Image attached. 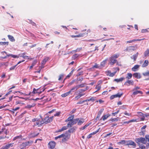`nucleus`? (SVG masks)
<instances>
[{"label":"nucleus","mask_w":149,"mask_h":149,"mask_svg":"<svg viewBox=\"0 0 149 149\" xmlns=\"http://www.w3.org/2000/svg\"><path fill=\"white\" fill-rule=\"evenodd\" d=\"M135 141L138 145L141 144V143L143 144H146V141L145 139L143 137L136 138L135 140Z\"/></svg>","instance_id":"1"},{"label":"nucleus","mask_w":149,"mask_h":149,"mask_svg":"<svg viewBox=\"0 0 149 149\" xmlns=\"http://www.w3.org/2000/svg\"><path fill=\"white\" fill-rule=\"evenodd\" d=\"M32 122L34 123L33 126H35L38 125V126H40V119L38 118H33L32 119Z\"/></svg>","instance_id":"2"},{"label":"nucleus","mask_w":149,"mask_h":149,"mask_svg":"<svg viewBox=\"0 0 149 149\" xmlns=\"http://www.w3.org/2000/svg\"><path fill=\"white\" fill-rule=\"evenodd\" d=\"M53 118L54 116H52L50 117H49L48 116H47L45 117V118L44 119L45 121V123L47 124L51 122L52 121Z\"/></svg>","instance_id":"3"},{"label":"nucleus","mask_w":149,"mask_h":149,"mask_svg":"<svg viewBox=\"0 0 149 149\" xmlns=\"http://www.w3.org/2000/svg\"><path fill=\"white\" fill-rule=\"evenodd\" d=\"M135 48V47L134 46H129L127 47L125 50L128 52H131L135 50L136 49Z\"/></svg>","instance_id":"4"},{"label":"nucleus","mask_w":149,"mask_h":149,"mask_svg":"<svg viewBox=\"0 0 149 149\" xmlns=\"http://www.w3.org/2000/svg\"><path fill=\"white\" fill-rule=\"evenodd\" d=\"M13 143H11L6 144L4 146H3L0 149H8L10 148L13 146Z\"/></svg>","instance_id":"5"},{"label":"nucleus","mask_w":149,"mask_h":149,"mask_svg":"<svg viewBox=\"0 0 149 149\" xmlns=\"http://www.w3.org/2000/svg\"><path fill=\"white\" fill-rule=\"evenodd\" d=\"M109 61L110 62H109V64L110 65L114 64L116 63L117 61V60L116 59H115L114 58H113L111 56L110 58Z\"/></svg>","instance_id":"6"},{"label":"nucleus","mask_w":149,"mask_h":149,"mask_svg":"<svg viewBox=\"0 0 149 149\" xmlns=\"http://www.w3.org/2000/svg\"><path fill=\"white\" fill-rule=\"evenodd\" d=\"M49 147L51 149L54 148L56 145V143L53 141H51L48 143Z\"/></svg>","instance_id":"7"},{"label":"nucleus","mask_w":149,"mask_h":149,"mask_svg":"<svg viewBox=\"0 0 149 149\" xmlns=\"http://www.w3.org/2000/svg\"><path fill=\"white\" fill-rule=\"evenodd\" d=\"M134 84V82L132 80H128L126 81L124 84L125 85H126L127 86H129L130 85H133Z\"/></svg>","instance_id":"8"},{"label":"nucleus","mask_w":149,"mask_h":149,"mask_svg":"<svg viewBox=\"0 0 149 149\" xmlns=\"http://www.w3.org/2000/svg\"><path fill=\"white\" fill-rule=\"evenodd\" d=\"M133 77L137 79H140L141 76L140 73H135L133 75Z\"/></svg>","instance_id":"9"},{"label":"nucleus","mask_w":149,"mask_h":149,"mask_svg":"<svg viewBox=\"0 0 149 149\" xmlns=\"http://www.w3.org/2000/svg\"><path fill=\"white\" fill-rule=\"evenodd\" d=\"M127 145H132L133 146H135L136 145V143L132 141H129L127 142Z\"/></svg>","instance_id":"10"},{"label":"nucleus","mask_w":149,"mask_h":149,"mask_svg":"<svg viewBox=\"0 0 149 149\" xmlns=\"http://www.w3.org/2000/svg\"><path fill=\"white\" fill-rule=\"evenodd\" d=\"M74 118V115H71L66 120H65V122H67L68 121H71Z\"/></svg>","instance_id":"11"},{"label":"nucleus","mask_w":149,"mask_h":149,"mask_svg":"<svg viewBox=\"0 0 149 149\" xmlns=\"http://www.w3.org/2000/svg\"><path fill=\"white\" fill-rule=\"evenodd\" d=\"M39 133H37L36 134L35 132H33V133L30 134L29 135V136L30 138L34 137L38 135Z\"/></svg>","instance_id":"12"},{"label":"nucleus","mask_w":149,"mask_h":149,"mask_svg":"<svg viewBox=\"0 0 149 149\" xmlns=\"http://www.w3.org/2000/svg\"><path fill=\"white\" fill-rule=\"evenodd\" d=\"M77 128V127H74L69 130H68V132L70 133H73L75 131Z\"/></svg>","instance_id":"13"},{"label":"nucleus","mask_w":149,"mask_h":149,"mask_svg":"<svg viewBox=\"0 0 149 149\" xmlns=\"http://www.w3.org/2000/svg\"><path fill=\"white\" fill-rule=\"evenodd\" d=\"M133 91L134 92L132 93V95H135L139 93L141 94H143L142 92L140 91L135 90Z\"/></svg>","instance_id":"14"},{"label":"nucleus","mask_w":149,"mask_h":149,"mask_svg":"<svg viewBox=\"0 0 149 149\" xmlns=\"http://www.w3.org/2000/svg\"><path fill=\"white\" fill-rule=\"evenodd\" d=\"M108 60V59L107 58L105 60L103 61L102 62H101L100 64V66L101 67V68H102L104 67L106 63V61Z\"/></svg>","instance_id":"15"},{"label":"nucleus","mask_w":149,"mask_h":149,"mask_svg":"<svg viewBox=\"0 0 149 149\" xmlns=\"http://www.w3.org/2000/svg\"><path fill=\"white\" fill-rule=\"evenodd\" d=\"M140 65H135L134 67H133L132 69V71L135 72L136 71L138 68H139Z\"/></svg>","instance_id":"16"},{"label":"nucleus","mask_w":149,"mask_h":149,"mask_svg":"<svg viewBox=\"0 0 149 149\" xmlns=\"http://www.w3.org/2000/svg\"><path fill=\"white\" fill-rule=\"evenodd\" d=\"M84 122V119L81 118L80 120H79L77 122V125H81Z\"/></svg>","instance_id":"17"},{"label":"nucleus","mask_w":149,"mask_h":149,"mask_svg":"<svg viewBox=\"0 0 149 149\" xmlns=\"http://www.w3.org/2000/svg\"><path fill=\"white\" fill-rule=\"evenodd\" d=\"M138 54V52H137L136 54H134L132 56H131V58L132 59H134V61H135L137 58Z\"/></svg>","instance_id":"18"},{"label":"nucleus","mask_w":149,"mask_h":149,"mask_svg":"<svg viewBox=\"0 0 149 149\" xmlns=\"http://www.w3.org/2000/svg\"><path fill=\"white\" fill-rule=\"evenodd\" d=\"M125 78L124 77H120L119 79H114V81H116L117 82H119L122 81Z\"/></svg>","instance_id":"19"},{"label":"nucleus","mask_w":149,"mask_h":149,"mask_svg":"<svg viewBox=\"0 0 149 149\" xmlns=\"http://www.w3.org/2000/svg\"><path fill=\"white\" fill-rule=\"evenodd\" d=\"M8 37L10 40L12 42H14L15 41V39L13 36L10 35H8Z\"/></svg>","instance_id":"20"},{"label":"nucleus","mask_w":149,"mask_h":149,"mask_svg":"<svg viewBox=\"0 0 149 149\" xmlns=\"http://www.w3.org/2000/svg\"><path fill=\"white\" fill-rule=\"evenodd\" d=\"M148 64V61L147 60H145L142 65V67H145Z\"/></svg>","instance_id":"21"},{"label":"nucleus","mask_w":149,"mask_h":149,"mask_svg":"<svg viewBox=\"0 0 149 149\" xmlns=\"http://www.w3.org/2000/svg\"><path fill=\"white\" fill-rule=\"evenodd\" d=\"M101 86L100 84H98L97 85H96L95 86V88L97 90L96 91H95L94 92V93H95L98 91L100 90L101 89Z\"/></svg>","instance_id":"22"},{"label":"nucleus","mask_w":149,"mask_h":149,"mask_svg":"<svg viewBox=\"0 0 149 149\" xmlns=\"http://www.w3.org/2000/svg\"><path fill=\"white\" fill-rule=\"evenodd\" d=\"M78 87L77 86V85H76V86L73 87L69 91H70V93L74 92L78 89Z\"/></svg>","instance_id":"23"},{"label":"nucleus","mask_w":149,"mask_h":149,"mask_svg":"<svg viewBox=\"0 0 149 149\" xmlns=\"http://www.w3.org/2000/svg\"><path fill=\"white\" fill-rule=\"evenodd\" d=\"M30 141H29L28 142H26L24 143H23L21 144V146H23V147H26L27 146H28L29 144Z\"/></svg>","instance_id":"24"},{"label":"nucleus","mask_w":149,"mask_h":149,"mask_svg":"<svg viewBox=\"0 0 149 149\" xmlns=\"http://www.w3.org/2000/svg\"><path fill=\"white\" fill-rule=\"evenodd\" d=\"M132 75L131 73H128L127 74V76L126 77V78L128 80L130 79L132 77Z\"/></svg>","instance_id":"25"},{"label":"nucleus","mask_w":149,"mask_h":149,"mask_svg":"<svg viewBox=\"0 0 149 149\" xmlns=\"http://www.w3.org/2000/svg\"><path fill=\"white\" fill-rule=\"evenodd\" d=\"M79 120V118H77L74 119H73L72 121L73 124V125L75 124L78 122Z\"/></svg>","instance_id":"26"},{"label":"nucleus","mask_w":149,"mask_h":149,"mask_svg":"<svg viewBox=\"0 0 149 149\" xmlns=\"http://www.w3.org/2000/svg\"><path fill=\"white\" fill-rule=\"evenodd\" d=\"M110 115L109 114H107L103 116L102 118L103 120H105L106 119L108 118Z\"/></svg>","instance_id":"27"},{"label":"nucleus","mask_w":149,"mask_h":149,"mask_svg":"<svg viewBox=\"0 0 149 149\" xmlns=\"http://www.w3.org/2000/svg\"><path fill=\"white\" fill-rule=\"evenodd\" d=\"M65 136V134H62L57 136L55 137L54 139L56 140L58 138H60L61 137H63Z\"/></svg>","instance_id":"28"},{"label":"nucleus","mask_w":149,"mask_h":149,"mask_svg":"<svg viewBox=\"0 0 149 149\" xmlns=\"http://www.w3.org/2000/svg\"><path fill=\"white\" fill-rule=\"evenodd\" d=\"M145 56H149V49H147L144 52Z\"/></svg>","instance_id":"29"},{"label":"nucleus","mask_w":149,"mask_h":149,"mask_svg":"<svg viewBox=\"0 0 149 149\" xmlns=\"http://www.w3.org/2000/svg\"><path fill=\"white\" fill-rule=\"evenodd\" d=\"M70 93V91H69L65 93L64 94H62L61 95V96L63 97H65L69 95Z\"/></svg>","instance_id":"30"},{"label":"nucleus","mask_w":149,"mask_h":149,"mask_svg":"<svg viewBox=\"0 0 149 149\" xmlns=\"http://www.w3.org/2000/svg\"><path fill=\"white\" fill-rule=\"evenodd\" d=\"M48 59L47 58H44L41 64L42 65H45L46 62L47 61Z\"/></svg>","instance_id":"31"},{"label":"nucleus","mask_w":149,"mask_h":149,"mask_svg":"<svg viewBox=\"0 0 149 149\" xmlns=\"http://www.w3.org/2000/svg\"><path fill=\"white\" fill-rule=\"evenodd\" d=\"M95 98L94 97H91L90 99H88L87 100H86V101H92L93 102L95 101Z\"/></svg>","instance_id":"32"},{"label":"nucleus","mask_w":149,"mask_h":149,"mask_svg":"<svg viewBox=\"0 0 149 149\" xmlns=\"http://www.w3.org/2000/svg\"><path fill=\"white\" fill-rule=\"evenodd\" d=\"M139 146L141 149H147V147L143 145L139 144Z\"/></svg>","instance_id":"33"},{"label":"nucleus","mask_w":149,"mask_h":149,"mask_svg":"<svg viewBox=\"0 0 149 149\" xmlns=\"http://www.w3.org/2000/svg\"><path fill=\"white\" fill-rule=\"evenodd\" d=\"M123 93H118L116 95H113L114 96V97L115 98L116 97H121V96L122 95Z\"/></svg>","instance_id":"34"},{"label":"nucleus","mask_w":149,"mask_h":149,"mask_svg":"<svg viewBox=\"0 0 149 149\" xmlns=\"http://www.w3.org/2000/svg\"><path fill=\"white\" fill-rule=\"evenodd\" d=\"M119 56V54H113L111 56L113 58H114L115 59H116V58H117Z\"/></svg>","instance_id":"35"},{"label":"nucleus","mask_w":149,"mask_h":149,"mask_svg":"<svg viewBox=\"0 0 149 149\" xmlns=\"http://www.w3.org/2000/svg\"><path fill=\"white\" fill-rule=\"evenodd\" d=\"M84 95L83 94H80L77 96H76L75 97V100H78L81 97L83 96Z\"/></svg>","instance_id":"36"},{"label":"nucleus","mask_w":149,"mask_h":149,"mask_svg":"<svg viewBox=\"0 0 149 149\" xmlns=\"http://www.w3.org/2000/svg\"><path fill=\"white\" fill-rule=\"evenodd\" d=\"M8 63V62H2L0 63V67H2L4 65H5L6 66H7L8 65L7 64Z\"/></svg>","instance_id":"37"},{"label":"nucleus","mask_w":149,"mask_h":149,"mask_svg":"<svg viewBox=\"0 0 149 149\" xmlns=\"http://www.w3.org/2000/svg\"><path fill=\"white\" fill-rule=\"evenodd\" d=\"M92 68H101L100 66H99L97 63H95V65L93 66Z\"/></svg>","instance_id":"38"},{"label":"nucleus","mask_w":149,"mask_h":149,"mask_svg":"<svg viewBox=\"0 0 149 149\" xmlns=\"http://www.w3.org/2000/svg\"><path fill=\"white\" fill-rule=\"evenodd\" d=\"M79 55L78 54H74L72 57V58L74 59L79 56Z\"/></svg>","instance_id":"39"},{"label":"nucleus","mask_w":149,"mask_h":149,"mask_svg":"<svg viewBox=\"0 0 149 149\" xmlns=\"http://www.w3.org/2000/svg\"><path fill=\"white\" fill-rule=\"evenodd\" d=\"M149 116V114L148 113H145L144 114V116L143 118H142L141 119L142 120H144L145 119V117H147Z\"/></svg>","instance_id":"40"},{"label":"nucleus","mask_w":149,"mask_h":149,"mask_svg":"<svg viewBox=\"0 0 149 149\" xmlns=\"http://www.w3.org/2000/svg\"><path fill=\"white\" fill-rule=\"evenodd\" d=\"M72 125H73V124H72V122L71 121H70V122H69L68 123L67 127H72Z\"/></svg>","instance_id":"41"},{"label":"nucleus","mask_w":149,"mask_h":149,"mask_svg":"<svg viewBox=\"0 0 149 149\" xmlns=\"http://www.w3.org/2000/svg\"><path fill=\"white\" fill-rule=\"evenodd\" d=\"M108 72L109 73V76L110 77H113V76L116 73V72H114L113 73H111L109 71H108Z\"/></svg>","instance_id":"42"},{"label":"nucleus","mask_w":149,"mask_h":149,"mask_svg":"<svg viewBox=\"0 0 149 149\" xmlns=\"http://www.w3.org/2000/svg\"><path fill=\"white\" fill-rule=\"evenodd\" d=\"M142 74L145 76H149V71L143 73Z\"/></svg>","instance_id":"43"},{"label":"nucleus","mask_w":149,"mask_h":149,"mask_svg":"<svg viewBox=\"0 0 149 149\" xmlns=\"http://www.w3.org/2000/svg\"><path fill=\"white\" fill-rule=\"evenodd\" d=\"M118 118H111L110 119V120L112 121V122H114V121H117L118 120Z\"/></svg>","instance_id":"44"},{"label":"nucleus","mask_w":149,"mask_h":149,"mask_svg":"<svg viewBox=\"0 0 149 149\" xmlns=\"http://www.w3.org/2000/svg\"><path fill=\"white\" fill-rule=\"evenodd\" d=\"M61 113V112L60 111L57 112H56V113L54 114V116H59Z\"/></svg>","instance_id":"45"},{"label":"nucleus","mask_w":149,"mask_h":149,"mask_svg":"<svg viewBox=\"0 0 149 149\" xmlns=\"http://www.w3.org/2000/svg\"><path fill=\"white\" fill-rule=\"evenodd\" d=\"M8 42H0V45H8Z\"/></svg>","instance_id":"46"},{"label":"nucleus","mask_w":149,"mask_h":149,"mask_svg":"<svg viewBox=\"0 0 149 149\" xmlns=\"http://www.w3.org/2000/svg\"><path fill=\"white\" fill-rule=\"evenodd\" d=\"M77 86H78V89L80 88H82L84 86V84H82L79 85H77Z\"/></svg>","instance_id":"47"},{"label":"nucleus","mask_w":149,"mask_h":149,"mask_svg":"<svg viewBox=\"0 0 149 149\" xmlns=\"http://www.w3.org/2000/svg\"><path fill=\"white\" fill-rule=\"evenodd\" d=\"M63 77V74H61L59 76V77L58 79V80L59 81L62 80Z\"/></svg>","instance_id":"48"},{"label":"nucleus","mask_w":149,"mask_h":149,"mask_svg":"<svg viewBox=\"0 0 149 149\" xmlns=\"http://www.w3.org/2000/svg\"><path fill=\"white\" fill-rule=\"evenodd\" d=\"M99 129H99L98 130H97L96 131L92 133H91L90 134H91V135H93L96 134L97 133L99 132Z\"/></svg>","instance_id":"49"},{"label":"nucleus","mask_w":149,"mask_h":149,"mask_svg":"<svg viewBox=\"0 0 149 149\" xmlns=\"http://www.w3.org/2000/svg\"><path fill=\"white\" fill-rule=\"evenodd\" d=\"M140 89V87H138V86H136L135 87V88L133 89L132 90V91H134L135 90H139Z\"/></svg>","instance_id":"50"},{"label":"nucleus","mask_w":149,"mask_h":149,"mask_svg":"<svg viewBox=\"0 0 149 149\" xmlns=\"http://www.w3.org/2000/svg\"><path fill=\"white\" fill-rule=\"evenodd\" d=\"M43 123H45V121L44 119H42L41 121H40V126H41L42 125Z\"/></svg>","instance_id":"51"},{"label":"nucleus","mask_w":149,"mask_h":149,"mask_svg":"<svg viewBox=\"0 0 149 149\" xmlns=\"http://www.w3.org/2000/svg\"><path fill=\"white\" fill-rule=\"evenodd\" d=\"M144 39H133L132 40L133 41V42L136 41H141L143 40Z\"/></svg>","instance_id":"52"},{"label":"nucleus","mask_w":149,"mask_h":149,"mask_svg":"<svg viewBox=\"0 0 149 149\" xmlns=\"http://www.w3.org/2000/svg\"><path fill=\"white\" fill-rule=\"evenodd\" d=\"M37 62V61L36 60H35L33 62L32 64V65L33 66H34L35 65L36 63Z\"/></svg>","instance_id":"53"},{"label":"nucleus","mask_w":149,"mask_h":149,"mask_svg":"<svg viewBox=\"0 0 149 149\" xmlns=\"http://www.w3.org/2000/svg\"><path fill=\"white\" fill-rule=\"evenodd\" d=\"M86 102V100H83L82 101H80L79 102H78L77 103V104H80L83 103L84 102Z\"/></svg>","instance_id":"54"},{"label":"nucleus","mask_w":149,"mask_h":149,"mask_svg":"<svg viewBox=\"0 0 149 149\" xmlns=\"http://www.w3.org/2000/svg\"><path fill=\"white\" fill-rule=\"evenodd\" d=\"M68 127L67 126H63L62 128V130L63 131L64 130H67L68 128Z\"/></svg>","instance_id":"55"},{"label":"nucleus","mask_w":149,"mask_h":149,"mask_svg":"<svg viewBox=\"0 0 149 149\" xmlns=\"http://www.w3.org/2000/svg\"><path fill=\"white\" fill-rule=\"evenodd\" d=\"M39 89H36L35 88H34L33 89V93H37V92H36L37 91H38L39 90Z\"/></svg>","instance_id":"56"},{"label":"nucleus","mask_w":149,"mask_h":149,"mask_svg":"<svg viewBox=\"0 0 149 149\" xmlns=\"http://www.w3.org/2000/svg\"><path fill=\"white\" fill-rule=\"evenodd\" d=\"M123 113L125 115H127V116H129L131 115L130 113H127V112L126 111L124 112Z\"/></svg>","instance_id":"57"},{"label":"nucleus","mask_w":149,"mask_h":149,"mask_svg":"<svg viewBox=\"0 0 149 149\" xmlns=\"http://www.w3.org/2000/svg\"><path fill=\"white\" fill-rule=\"evenodd\" d=\"M119 110H118L117 111H116L114 113H112V115L113 116H115L116 114L117 113H119Z\"/></svg>","instance_id":"58"},{"label":"nucleus","mask_w":149,"mask_h":149,"mask_svg":"<svg viewBox=\"0 0 149 149\" xmlns=\"http://www.w3.org/2000/svg\"><path fill=\"white\" fill-rule=\"evenodd\" d=\"M25 54L24 53H23L21 56L22 57L24 58H26L28 56H24Z\"/></svg>","instance_id":"59"},{"label":"nucleus","mask_w":149,"mask_h":149,"mask_svg":"<svg viewBox=\"0 0 149 149\" xmlns=\"http://www.w3.org/2000/svg\"><path fill=\"white\" fill-rule=\"evenodd\" d=\"M11 57H13V58H19V56H17L16 55H13V54H12V55H11Z\"/></svg>","instance_id":"60"},{"label":"nucleus","mask_w":149,"mask_h":149,"mask_svg":"<svg viewBox=\"0 0 149 149\" xmlns=\"http://www.w3.org/2000/svg\"><path fill=\"white\" fill-rule=\"evenodd\" d=\"M17 65H16L13 66V67H11L10 68V70H14Z\"/></svg>","instance_id":"61"},{"label":"nucleus","mask_w":149,"mask_h":149,"mask_svg":"<svg viewBox=\"0 0 149 149\" xmlns=\"http://www.w3.org/2000/svg\"><path fill=\"white\" fill-rule=\"evenodd\" d=\"M148 30L146 29H143L141 30V32L142 33L148 32Z\"/></svg>","instance_id":"62"},{"label":"nucleus","mask_w":149,"mask_h":149,"mask_svg":"<svg viewBox=\"0 0 149 149\" xmlns=\"http://www.w3.org/2000/svg\"><path fill=\"white\" fill-rule=\"evenodd\" d=\"M103 110H104V109H101L99 111L98 113H99L100 115H101V114L102 113Z\"/></svg>","instance_id":"63"},{"label":"nucleus","mask_w":149,"mask_h":149,"mask_svg":"<svg viewBox=\"0 0 149 149\" xmlns=\"http://www.w3.org/2000/svg\"><path fill=\"white\" fill-rule=\"evenodd\" d=\"M88 126V125H85L84 127H82L81 128V130H84V129H85Z\"/></svg>","instance_id":"64"}]
</instances>
